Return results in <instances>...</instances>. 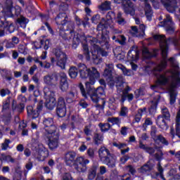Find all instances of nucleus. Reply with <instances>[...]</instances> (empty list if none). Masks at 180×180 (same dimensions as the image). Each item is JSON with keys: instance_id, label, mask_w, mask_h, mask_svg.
I'll list each match as a JSON object with an SVG mask.
<instances>
[{"instance_id": "nucleus-1", "label": "nucleus", "mask_w": 180, "mask_h": 180, "mask_svg": "<svg viewBox=\"0 0 180 180\" xmlns=\"http://www.w3.org/2000/svg\"><path fill=\"white\" fill-rule=\"evenodd\" d=\"M79 72L81 78H89V81L85 83L86 91L82 83L79 85L82 96L86 98L89 96L94 103L101 102L96 105V109L103 110V106H105V100H101V96L105 95V90L103 87L97 89L91 87L92 85H95L96 79H99L101 74L94 67L89 68L86 65L81 63L79 65Z\"/></svg>"}, {"instance_id": "nucleus-2", "label": "nucleus", "mask_w": 180, "mask_h": 180, "mask_svg": "<svg viewBox=\"0 0 180 180\" xmlns=\"http://www.w3.org/2000/svg\"><path fill=\"white\" fill-rule=\"evenodd\" d=\"M169 61L173 69L160 75L157 78L158 83L160 85H167V84H169L168 91L170 95V104L174 105L175 101H176L175 89L179 86L180 84L179 65H178V62L173 58H171Z\"/></svg>"}, {"instance_id": "nucleus-3", "label": "nucleus", "mask_w": 180, "mask_h": 180, "mask_svg": "<svg viewBox=\"0 0 180 180\" xmlns=\"http://www.w3.org/2000/svg\"><path fill=\"white\" fill-rule=\"evenodd\" d=\"M155 40H158L160 41V46L162 51V57L163 60L161 61L160 64L158 65L155 69L154 71H162L167 67V54H168V44L169 43H173L174 46H179V50H180V40H178L176 38H170L169 39H165L164 35H155Z\"/></svg>"}, {"instance_id": "nucleus-4", "label": "nucleus", "mask_w": 180, "mask_h": 180, "mask_svg": "<svg viewBox=\"0 0 180 180\" xmlns=\"http://www.w3.org/2000/svg\"><path fill=\"white\" fill-rule=\"evenodd\" d=\"M43 124L45 127L46 136L49 140V147L54 150L58 147V139H60V129L54 124L53 118H44Z\"/></svg>"}, {"instance_id": "nucleus-5", "label": "nucleus", "mask_w": 180, "mask_h": 180, "mask_svg": "<svg viewBox=\"0 0 180 180\" xmlns=\"http://www.w3.org/2000/svg\"><path fill=\"white\" fill-rule=\"evenodd\" d=\"M86 42L89 41L90 44L92 46L91 53L88 49V45L86 44H83V50L84 53V56H86V60H93V63L95 64H101L102 63V59L99 58V56H102L103 57H106L108 56V52L102 50L98 45V39H87Z\"/></svg>"}, {"instance_id": "nucleus-6", "label": "nucleus", "mask_w": 180, "mask_h": 180, "mask_svg": "<svg viewBox=\"0 0 180 180\" xmlns=\"http://www.w3.org/2000/svg\"><path fill=\"white\" fill-rule=\"evenodd\" d=\"M76 153L75 152H68L65 155V163L69 167L74 166L75 169L77 172H85L87 167L86 165L89 164V160L85 158L84 156H80L76 158Z\"/></svg>"}, {"instance_id": "nucleus-7", "label": "nucleus", "mask_w": 180, "mask_h": 180, "mask_svg": "<svg viewBox=\"0 0 180 180\" xmlns=\"http://www.w3.org/2000/svg\"><path fill=\"white\" fill-rule=\"evenodd\" d=\"M12 0H7L4 6L0 4V29H4L5 30H9L10 27H12V24L5 22L6 18H12L13 10Z\"/></svg>"}, {"instance_id": "nucleus-8", "label": "nucleus", "mask_w": 180, "mask_h": 180, "mask_svg": "<svg viewBox=\"0 0 180 180\" xmlns=\"http://www.w3.org/2000/svg\"><path fill=\"white\" fill-rule=\"evenodd\" d=\"M32 149L36 151L34 157L38 161H44L49 157V150L37 139H32Z\"/></svg>"}, {"instance_id": "nucleus-9", "label": "nucleus", "mask_w": 180, "mask_h": 180, "mask_svg": "<svg viewBox=\"0 0 180 180\" xmlns=\"http://www.w3.org/2000/svg\"><path fill=\"white\" fill-rule=\"evenodd\" d=\"M98 155L100 160L103 161L104 164H106V165H108V167H115V164H116V159L110 155V153L108 148L105 147L101 148L98 150Z\"/></svg>"}, {"instance_id": "nucleus-10", "label": "nucleus", "mask_w": 180, "mask_h": 180, "mask_svg": "<svg viewBox=\"0 0 180 180\" xmlns=\"http://www.w3.org/2000/svg\"><path fill=\"white\" fill-rule=\"evenodd\" d=\"M44 93L45 106L47 108V109L53 110V109L56 108V104L57 103V101L56 100V93L50 90V89L47 86L44 87Z\"/></svg>"}, {"instance_id": "nucleus-11", "label": "nucleus", "mask_w": 180, "mask_h": 180, "mask_svg": "<svg viewBox=\"0 0 180 180\" xmlns=\"http://www.w3.org/2000/svg\"><path fill=\"white\" fill-rule=\"evenodd\" d=\"M115 82L117 84L116 85L117 91H122V96L127 97L129 102L133 101L134 96H133V94H127L130 91V87H129L126 83L123 82V77L120 76L116 77Z\"/></svg>"}, {"instance_id": "nucleus-12", "label": "nucleus", "mask_w": 180, "mask_h": 180, "mask_svg": "<svg viewBox=\"0 0 180 180\" xmlns=\"http://www.w3.org/2000/svg\"><path fill=\"white\" fill-rule=\"evenodd\" d=\"M139 53L137 51V46H133L129 51L127 54V61L130 63L131 67L134 71L137 70V65L133 63V61H137L139 59Z\"/></svg>"}, {"instance_id": "nucleus-13", "label": "nucleus", "mask_w": 180, "mask_h": 180, "mask_svg": "<svg viewBox=\"0 0 180 180\" xmlns=\"http://www.w3.org/2000/svg\"><path fill=\"white\" fill-rule=\"evenodd\" d=\"M115 4H122L124 12L127 15H131L134 16L136 10L134 9V5L130 0H114Z\"/></svg>"}, {"instance_id": "nucleus-14", "label": "nucleus", "mask_w": 180, "mask_h": 180, "mask_svg": "<svg viewBox=\"0 0 180 180\" xmlns=\"http://www.w3.org/2000/svg\"><path fill=\"white\" fill-rule=\"evenodd\" d=\"M115 16V13H108L106 16V20L105 19H103L101 22L98 25L97 29L99 30V32H105L110 25H112V22H113L112 20V18Z\"/></svg>"}, {"instance_id": "nucleus-15", "label": "nucleus", "mask_w": 180, "mask_h": 180, "mask_svg": "<svg viewBox=\"0 0 180 180\" xmlns=\"http://www.w3.org/2000/svg\"><path fill=\"white\" fill-rule=\"evenodd\" d=\"M67 113V108L65 107V101L64 98L59 97L58 99L56 114L58 117H64Z\"/></svg>"}, {"instance_id": "nucleus-16", "label": "nucleus", "mask_w": 180, "mask_h": 180, "mask_svg": "<svg viewBox=\"0 0 180 180\" xmlns=\"http://www.w3.org/2000/svg\"><path fill=\"white\" fill-rule=\"evenodd\" d=\"M55 56L57 58V65L60 68H65V63H67V55L61 50H56Z\"/></svg>"}, {"instance_id": "nucleus-17", "label": "nucleus", "mask_w": 180, "mask_h": 180, "mask_svg": "<svg viewBox=\"0 0 180 180\" xmlns=\"http://www.w3.org/2000/svg\"><path fill=\"white\" fill-rule=\"evenodd\" d=\"M131 33L134 37H144L146 36V25L141 24L139 26V30L137 27H131Z\"/></svg>"}, {"instance_id": "nucleus-18", "label": "nucleus", "mask_w": 180, "mask_h": 180, "mask_svg": "<svg viewBox=\"0 0 180 180\" xmlns=\"http://www.w3.org/2000/svg\"><path fill=\"white\" fill-rule=\"evenodd\" d=\"M155 133H157V127H152L151 131H150V134H151V136L153 137V140L156 143L160 142V143H162V144H164L165 146H168V141H167L165 138L162 137L161 135L156 136Z\"/></svg>"}, {"instance_id": "nucleus-19", "label": "nucleus", "mask_w": 180, "mask_h": 180, "mask_svg": "<svg viewBox=\"0 0 180 180\" xmlns=\"http://www.w3.org/2000/svg\"><path fill=\"white\" fill-rule=\"evenodd\" d=\"M43 109V102H40L37 107V111L33 110V107L29 106L27 108L28 115L32 116V119H36V117H39V112Z\"/></svg>"}, {"instance_id": "nucleus-20", "label": "nucleus", "mask_w": 180, "mask_h": 180, "mask_svg": "<svg viewBox=\"0 0 180 180\" xmlns=\"http://www.w3.org/2000/svg\"><path fill=\"white\" fill-rule=\"evenodd\" d=\"M60 82V89L63 92H65L68 90V82H67V75L64 72H60L59 74Z\"/></svg>"}, {"instance_id": "nucleus-21", "label": "nucleus", "mask_w": 180, "mask_h": 180, "mask_svg": "<svg viewBox=\"0 0 180 180\" xmlns=\"http://www.w3.org/2000/svg\"><path fill=\"white\" fill-rule=\"evenodd\" d=\"M162 3L167 8L168 12H175L176 9V0H162Z\"/></svg>"}, {"instance_id": "nucleus-22", "label": "nucleus", "mask_w": 180, "mask_h": 180, "mask_svg": "<svg viewBox=\"0 0 180 180\" xmlns=\"http://www.w3.org/2000/svg\"><path fill=\"white\" fill-rule=\"evenodd\" d=\"M165 26L168 33H172L175 30V25L172 22V18L168 15H166V19L165 20Z\"/></svg>"}, {"instance_id": "nucleus-23", "label": "nucleus", "mask_w": 180, "mask_h": 180, "mask_svg": "<svg viewBox=\"0 0 180 180\" xmlns=\"http://www.w3.org/2000/svg\"><path fill=\"white\" fill-rule=\"evenodd\" d=\"M148 1L154 4L155 0H145L146 5H145V14L148 19V20H151V17L153 16V11H151V6L148 4Z\"/></svg>"}, {"instance_id": "nucleus-24", "label": "nucleus", "mask_w": 180, "mask_h": 180, "mask_svg": "<svg viewBox=\"0 0 180 180\" xmlns=\"http://www.w3.org/2000/svg\"><path fill=\"white\" fill-rule=\"evenodd\" d=\"M158 53V49H154L148 51L147 48H143L142 51V56L144 58H151V57H155Z\"/></svg>"}, {"instance_id": "nucleus-25", "label": "nucleus", "mask_w": 180, "mask_h": 180, "mask_svg": "<svg viewBox=\"0 0 180 180\" xmlns=\"http://www.w3.org/2000/svg\"><path fill=\"white\" fill-rule=\"evenodd\" d=\"M44 82L46 85H54L57 82V78L54 75H46L44 77Z\"/></svg>"}, {"instance_id": "nucleus-26", "label": "nucleus", "mask_w": 180, "mask_h": 180, "mask_svg": "<svg viewBox=\"0 0 180 180\" xmlns=\"http://www.w3.org/2000/svg\"><path fill=\"white\" fill-rule=\"evenodd\" d=\"M107 67L109 69L105 70L104 76H105L106 78H108L110 81H114L113 75H112V70H113V64H108L107 65Z\"/></svg>"}, {"instance_id": "nucleus-27", "label": "nucleus", "mask_w": 180, "mask_h": 180, "mask_svg": "<svg viewBox=\"0 0 180 180\" xmlns=\"http://www.w3.org/2000/svg\"><path fill=\"white\" fill-rule=\"evenodd\" d=\"M152 168H154V160H150L147 162V164L141 167L140 172H147V171H150Z\"/></svg>"}, {"instance_id": "nucleus-28", "label": "nucleus", "mask_w": 180, "mask_h": 180, "mask_svg": "<svg viewBox=\"0 0 180 180\" xmlns=\"http://www.w3.org/2000/svg\"><path fill=\"white\" fill-rule=\"evenodd\" d=\"M156 123L158 126H159V127L163 130H167V129H168V125H167V123H165L164 117L159 116L156 120Z\"/></svg>"}, {"instance_id": "nucleus-29", "label": "nucleus", "mask_w": 180, "mask_h": 180, "mask_svg": "<svg viewBox=\"0 0 180 180\" xmlns=\"http://www.w3.org/2000/svg\"><path fill=\"white\" fill-rule=\"evenodd\" d=\"M147 113V109L146 108H141L138 110V113L134 117V123H139L140 122V120H141V117L143 115H146Z\"/></svg>"}, {"instance_id": "nucleus-30", "label": "nucleus", "mask_w": 180, "mask_h": 180, "mask_svg": "<svg viewBox=\"0 0 180 180\" xmlns=\"http://www.w3.org/2000/svg\"><path fill=\"white\" fill-rule=\"evenodd\" d=\"M117 68H118L119 70H121V71H122L124 75H127V77H130V76L133 75V72L131 70H127L126 68V67H124L122 64H117Z\"/></svg>"}, {"instance_id": "nucleus-31", "label": "nucleus", "mask_w": 180, "mask_h": 180, "mask_svg": "<svg viewBox=\"0 0 180 180\" xmlns=\"http://www.w3.org/2000/svg\"><path fill=\"white\" fill-rule=\"evenodd\" d=\"M139 148L148 153V154H154V152L155 151L154 148L147 146V145L143 143L141 141L139 142Z\"/></svg>"}, {"instance_id": "nucleus-32", "label": "nucleus", "mask_w": 180, "mask_h": 180, "mask_svg": "<svg viewBox=\"0 0 180 180\" xmlns=\"http://www.w3.org/2000/svg\"><path fill=\"white\" fill-rule=\"evenodd\" d=\"M176 135L179 137L180 134V109L176 115Z\"/></svg>"}, {"instance_id": "nucleus-33", "label": "nucleus", "mask_w": 180, "mask_h": 180, "mask_svg": "<svg viewBox=\"0 0 180 180\" xmlns=\"http://www.w3.org/2000/svg\"><path fill=\"white\" fill-rule=\"evenodd\" d=\"M93 140L95 144H102V141H103V136H102V134H95Z\"/></svg>"}, {"instance_id": "nucleus-34", "label": "nucleus", "mask_w": 180, "mask_h": 180, "mask_svg": "<svg viewBox=\"0 0 180 180\" xmlns=\"http://www.w3.org/2000/svg\"><path fill=\"white\" fill-rule=\"evenodd\" d=\"M69 75L73 79L77 78V77L78 75V70L77 69V68H75V67L70 68V69L69 70Z\"/></svg>"}, {"instance_id": "nucleus-35", "label": "nucleus", "mask_w": 180, "mask_h": 180, "mask_svg": "<svg viewBox=\"0 0 180 180\" xmlns=\"http://www.w3.org/2000/svg\"><path fill=\"white\" fill-rule=\"evenodd\" d=\"M99 8H100V9H101V11H109V9H110V2L105 1V2L103 3L99 6Z\"/></svg>"}, {"instance_id": "nucleus-36", "label": "nucleus", "mask_w": 180, "mask_h": 180, "mask_svg": "<svg viewBox=\"0 0 180 180\" xmlns=\"http://www.w3.org/2000/svg\"><path fill=\"white\" fill-rule=\"evenodd\" d=\"M116 22H117L118 25H125L126 20H124V19L122 18V13H117Z\"/></svg>"}, {"instance_id": "nucleus-37", "label": "nucleus", "mask_w": 180, "mask_h": 180, "mask_svg": "<svg viewBox=\"0 0 180 180\" xmlns=\"http://www.w3.org/2000/svg\"><path fill=\"white\" fill-rule=\"evenodd\" d=\"M75 98V94L73 92H70L68 94L66 97V101L68 103H72L74 102V99Z\"/></svg>"}, {"instance_id": "nucleus-38", "label": "nucleus", "mask_w": 180, "mask_h": 180, "mask_svg": "<svg viewBox=\"0 0 180 180\" xmlns=\"http://www.w3.org/2000/svg\"><path fill=\"white\" fill-rule=\"evenodd\" d=\"M9 144H11V140L5 139L4 142L1 144V150L6 151L9 148Z\"/></svg>"}, {"instance_id": "nucleus-39", "label": "nucleus", "mask_w": 180, "mask_h": 180, "mask_svg": "<svg viewBox=\"0 0 180 180\" xmlns=\"http://www.w3.org/2000/svg\"><path fill=\"white\" fill-rule=\"evenodd\" d=\"M96 176V167L91 169L89 173V179H94Z\"/></svg>"}, {"instance_id": "nucleus-40", "label": "nucleus", "mask_w": 180, "mask_h": 180, "mask_svg": "<svg viewBox=\"0 0 180 180\" xmlns=\"http://www.w3.org/2000/svg\"><path fill=\"white\" fill-rule=\"evenodd\" d=\"M108 122L112 123V124H120V120L117 117H109Z\"/></svg>"}, {"instance_id": "nucleus-41", "label": "nucleus", "mask_w": 180, "mask_h": 180, "mask_svg": "<svg viewBox=\"0 0 180 180\" xmlns=\"http://www.w3.org/2000/svg\"><path fill=\"white\" fill-rule=\"evenodd\" d=\"M127 113H129V109L127 108V107L122 106L121 108L120 116H123L124 117L127 116Z\"/></svg>"}, {"instance_id": "nucleus-42", "label": "nucleus", "mask_w": 180, "mask_h": 180, "mask_svg": "<svg viewBox=\"0 0 180 180\" xmlns=\"http://www.w3.org/2000/svg\"><path fill=\"white\" fill-rule=\"evenodd\" d=\"M158 171L160 172L159 175L160 178L163 180H165V178H164V169H162V167H161V163H158Z\"/></svg>"}, {"instance_id": "nucleus-43", "label": "nucleus", "mask_w": 180, "mask_h": 180, "mask_svg": "<svg viewBox=\"0 0 180 180\" xmlns=\"http://www.w3.org/2000/svg\"><path fill=\"white\" fill-rule=\"evenodd\" d=\"M102 131H108L110 129V124L109 123L106 124H99Z\"/></svg>"}, {"instance_id": "nucleus-44", "label": "nucleus", "mask_w": 180, "mask_h": 180, "mask_svg": "<svg viewBox=\"0 0 180 180\" xmlns=\"http://www.w3.org/2000/svg\"><path fill=\"white\" fill-rule=\"evenodd\" d=\"M63 13H60L56 18V21L58 25H62V26H64V25H65V20H63V22L60 21V18H63Z\"/></svg>"}, {"instance_id": "nucleus-45", "label": "nucleus", "mask_w": 180, "mask_h": 180, "mask_svg": "<svg viewBox=\"0 0 180 180\" xmlns=\"http://www.w3.org/2000/svg\"><path fill=\"white\" fill-rule=\"evenodd\" d=\"M112 146L114 147H117V148H118L119 150H123V148H124V147H126V144L125 143H117V142H114L112 143Z\"/></svg>"}, {"instance_id": "nucleus-46", "label": "nucleus", "mask_w": 180, "mask_h": 180, "mask_svg": "<svg viewBox=\"0 0 180 180\" xmlns=\"http://www.w3.org/2000/svg\"><path fill=\"white\" fill-rule=\"evenodd\" d=\"M18 22L20 25H24V27H26V23L29 22V20L26 19L25 17H21L18 20Z\"/></svg>"}, {"instance_id": "nucleus-47", "label": "nucleus", "mask_w": 180, "mask_h": 180, "mask_svg": "<svg viewBox=\"0 0 180 180\" xmlns=\"http://www.w3.org/2000/svg\"><path fill=\"white\" fill-rule=\"evenodd\" d=\"M11 98L8 97L4 103H3V109L6 110L9 108L11 103Z\"/></svg>"}, {"instance_id": "nucleus-48", "label": "nucleus", "mask_w": 180, "mask_h": 180, "mask_svg": "<svg viewBox=\"0 0 180 180\" xmlns=\"http://www.w3.org/2000/svg\"><path fill=\"white\" fill-rule=\"evenodd\" d=\"M11 91L8 89H2L0 90V95L4 98V96H6V95H9Z\"/></svg>"}, {"instance_id": "nucleus-49", "label": "nucleus", "mask_w": 180, "mask_h": 180, "mask_svg": "<svg viewBox=\"0 0 180 180\" xmlns=\"http://www.w3.org/2000/svg\"><path fill=\"white\" fill-rule=\"evenodd\" d=\"M87 155H89V157L90 158H94V157H95V150H94L93 148H89L88 150H87Z\"/></svg>"}, {"instance_id": "nucleus-50", "label": "nucleus", "mask_w": 180, "mask_h": 180, "mask_svg": "<svg viewBox=\"0 0 180 180\" xmlns=\"http://www.w3.org/2000/svg\"><path fill=\"white\" fill-rule=\"evenodd\" d=\"M27 50L26 47L23 45H20L18 47V51L21 53V54H26V53H27Z\"/></svg>"}, {"instance_id": "nucleus-51", "label": "nucleus", "mask_w": 180, "mask_h": 180, "mask_svg": "<svg viewBox=\"0 0 180 180\" xmlns=\"http://www.w3.org/2000/svg\"><path fill=\"white\" fill-rule=\"evenodd\" d=\"M72 176H71L70 173L66 172L63 174V180H72Z\"/></svg>"}, {"instance_id": "nucleus-52", "label": "nucleus", "mask_w": 180, "mask_h": 180, "mask_svg": "<svg viewBox=\"0 0 180 180\" xmlns=\"http://www.w3.org/2000/svg\"><path fill=\"white\" fill-rule=\"evenodd\" d=\"M162 115L165 119H169V112H168V109L167 108H165L162 110Z\"/></svg>"}, {"instance_id": "nucleus-53", "label": "nucleus", "mask_w": 180, "mask_h": 180, "mask_svg": "<svg viewBox=\"0 0 180 180\" xmlns=\"http://www.w3.org/2000/svg\"><path fill=\"white\" fill-rule=\"evenodd\" d=\"M4 43H6V49H13V47H15V44H13V42H12V41L5 40Z\"/></svg>"}, {"instance_id": "nucleus-54", "label": "nucleus", "mask_w": 180, "mask_h": 180, "mask_svg": "<svg viewBox=\"0 0 180 180\" xmlns=\"http://www.w3.org/2000/svg\"><path fill=\"white\" fill-rule=\"evenodd\" d=\"M87 148L88 147L86 145H85V142H82V146H79V151H80V153H84V151H85Z\"/></svg>"}, {"instance_id": "nucleus-55", "label": "nucleus", "mask_w": 180, "mask_h": 180, "mask_svg": "<svg viewBox=\"0 0 180 180\" xmlns=\"http://www.w3.org/2000/svg\"><path fill=\"white\" fill-rule=\"evenodd\" d=\"M37 70V66L36 65H34L32 67L30 68L29 73L30 75H33L34 74V72Z\"/></svg>"}, {"instance_id": "nucleus-56", "label": "nucleus", "mask_w": 180, "mask_h": 180, "mask_svg": "<svg viewBox=\"0 0 180 180\" xmlns=\"http://www.w3.org/2000/svg\"><path fill=\"white\" fill-rule=\"evenodd\" d=\"M151 124H153V121L151 120V119L146 118L143 124V126H151Z\"/></svg>"}, {"instance_id": "nucleus-57", "label": "nucleus", "mask_w": 180, "mask_h": 180, "mask_svg": "<svg viewBox=\"0 0 180 180\" xmlns=\"http://www.w3.org/2000/svg\"><path fill=\"white\" fill-rule=\"evenodd\" d=\"M127 171H129L130 174H131V175H134V174H136V169H134L133 167L131 166H128L127 167Z\"/></svg>"}, {"instance_id": "nucleus-58", "label": "nucleus", "mask_w": 180, "mask_h": 180, "mask_svg": "<svg viewBox=\"0 0 180 180\" xmlns=\"http://www.w3.org/2000/svg\"><path fill=\"white\" fill-rule=\"evenodd\" d=\"M99 15H96L95 16H94L92 18H91V20H92V22L93 23H98L99 22Z\"/></svg>"}, {"instance_id": "nucleus-59", "label": "nucleus", "mask_w": 180, "mask_h": 180, "mask_svg": "<svg viewBox=\"0 0 180 180\" xmlns=\"http://www.w3.org/2000/svg\"><path fill=\"white\" fill-rule=\"evenodd\" d=\"M68 27V30H70V33H72V29H74V22H67Z\"/></svg>"}, {"instance_id": "nucleus-60", "label": "nucleus", "mask_w": 180, "mask_h": 180, "mask_svg": "<svg viewBox=\"0 0 180 180\" xmlns=\"http://www.w3.org/2000/svg\"><path fill=\"white\" fill-rule=\"evenodd\" d=\"M4 160L7 161V162H15V160H13V158L9 155L5 156Z\"/></svg>"}, {"instance_id": "nucleus-61", "label": "nucleus", "mask_w": 180, "mask_h": 180, "mask_svg": "<svg viewBox=\"0 0 180 180\" xmlns=\"http://www.w3.org/2000/svg\"><path fill=\"white\" fill-rule=\"evenodd\" d=\"M24 154L26 155V157H30L32 152L30 151V149L25 148L24 150Z\"/></svg>"}, {"instance_id": "nucleus-62", "label": "nucleus", "mask_w": 180, "mask_h": 180, "mask_svg": "<svg viewBox=\"0 0 180 180\" xmlns=\"http://www.w3.org/2000/svg\"><path fill=\"white\" fill-rule=\"evenodd\" d=\"M121 134H122V136H126L127 134V127H123L121 129Z\"/></svg>"}, {"instance_id": "nucleus-63", "label": "nucleus", "mask_w": 180, "mask_h": 180, "mask_svg": "<svg viewBox=\"0 0 180 180\" xmlns=\"http://www.w3.org/2000/svg\"><path fill=\"white\" fill-rule=\"evenodd\" d=\"M100 174H101V175L106 174V167H105V166L100 167Z\"/></svg>"}, {"instance_id": "nucleus-64", "label": "nucleus", "mask_w": 180, "mask_h": 180, "mask_svg": "<svg viewBox=\"0 0 180 180\" xmlns=\"http://www.w3.org/2000/svg\"><path fill=\"white\" fill-rule=\"evenodd\" d=\"M135 95L136 96V98H139L140 95H143V91L141 89H137L135 91Z\"/></svg>"}]
</instances>
